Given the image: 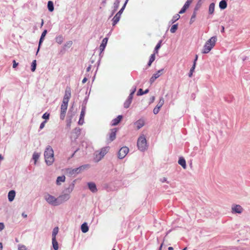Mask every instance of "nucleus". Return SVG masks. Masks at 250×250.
<instances>
[{
  "label": "nucleus",
  "mask_w": 250,
  "mask_h": 250,
  "mask_svg": "<svg viewBox=\"0 0 250 250\" xmlns=\"http://www.w3.org/2000/svg\"><path fill=\"white\" fill-rule=\"evenodd\" d=\"M44 198L48 204L53 206H58L61 204L62 201L68 200L69 195L65 194L60 196L58 198H56L54 196L46 193L44 195Z\"/></svg>",
  "instance_id": "nucleus-1"
},
{
  "label": "nucleus",
  "mask_w": 250,
  "mask_h": 250,
  "mask_svg": "<svg viewBox=\"0 0 250 250\" xmlns=\"http://www.w3.org/2000/svg\"><path fill=\"white\" fill-rule=\"evenodd\" d=\"M217 41V37L213 36L208 40L204 44L202 50L203 54L208 53L211 49L215 46Z\"/></svg>",
  "instance_id": "nucleus-2"
},
{
  "label": "nucleus",
  "mask_w": 250,
  "mask_h": 250,
  "mask_svg": "<svg viewBox=\"0 0 250 250\" xmlns=\"http://www.w3.org/2000/svg\"><path fill=\"white\" fill-rule=\"evenodd\" d=\"M45 161L47 165H51L54 161V151L50 146H48L44 152Z\"/></svg>",
  "instance_id": "nucleus-3"
},
{
  "label": "nucleus",
  "mask_w": 250,
  "mask_h": 250,
  "mask_svg": "<svg viewBox=\"0 0 250 250\" xmlns=\"http://www.w3.org/2000/svg\"><path fill=\"white\" fill-rule=\"evenodd\" d=\"M138 149L141 151H144L147 148V143L146 137L144 135L139 137L137 141Z\"/></svg>",
  "instance_id": "nucleus-4"
},
{
  "label": "nucleus",
  "mask_w": 250,
  "mask_h": 250,
  "mask_svg": "<svg viewBox=\"0 0 250 250\" xmlns=\"http://www.w3.org/2000/svg\"><path fill=\"white\" fill-rule=\"evenodd\" d=\"M68 102L62 101L61 108V114H60V118L62 120H63L65 113L67 109Z\"/></svg>",
  "instance_id": "nucleus-5"
},
{
  "label": "nucleus",
  "mask_w": 250,
  "mask_h": 250,
  "mask_svg": "<svg viewBox=\"0 0 250 250\" xmlns=\"http://www.w3.org/2000/svg\"><path fill=\"white\" fill-rule=\"evenodd\" d=\"M129 149L126 146L122 147L119 151L118 152V158L120 159H123L125 157V156L128 153Z\"/></svg>",
  "instance_id": "nucleus-6"
},
{
  "label": "nucleus",
  "mask_w": 250,
  "mask_h": 250,
  "mask_svg": "<svg viewBox=\"0 0 250 250\" xmlns=\"http://www.w3.org/2000/svg\"><path fill=\"white\" fill-rule=\"evenodd\" d=\"M109 149L108 146L103 147L101 149L99 153L96 155V158L98 161L101 160L107 153Z\"/></svg>",
  "instance_id": "nucleus-7"
},
{
  "label": "nucleus",
  "mask_w": 250,
  "mask_h": 250,
  "mask_svg": "<svg viewBox=\"0 0 250 250\" xmlns=\"http://www.w3.org/2000/svg\"><path fill=\"white\" fill-rule=\"evenodd\" d=\"M71 88L70 87H66L65 90V94L62 101L68 102L71 97Z\"/></svg>",
  "instance_id": "nucleus-8"
},
{
  "label": "nucleus",
  "mask_w": 250,
  "mask_h": 250,
  "mask_svg": "<svg viewBox=\"0 0 250 250\" xmlns=\"http://www.w3.org/2000/svg\"><path fill=\"white\" fill-rule=\"evenodd\" d=\"M88 167H89L88 165L82 166L78 168L70 170V171H69V173H70V174H71L72 175L75 174V173L78 174V173H80L82 170H83L84 169H85V168Z\"/></svg>",
  "instance_id": "nucleus-9"
},
{
  "label": "nucleus",
  "mask_w": 250,
  "mask_h": 250,
  "mask_svg": "<svg viewBox=\"0 0 250 250\" xmlns=\"http://www.w3.org/2000/svg\"><path fill=\"white\" fill-rule=\"evenodd\" d=\"M163 71L164 69H162L158 71L156 73L154 74L150 79V83H153L156 79L159 78L162 74Z\"/></svg>",
  "instance_id": "nucleus-10"
},
{
  "label": "nucleus",
  "mask_w": 250,
  "mask_h": 250,
  "mask_svg": "<svg viewBox=\"0 0 250 250\" xmlns=\"http://www.w3.org/2000/svg\"><path fill=\"white\" fill-rule=\"evenodd\" d=\"M117 131V128H113L111 129L109 137V142H112L115 139Z\"/></svg>",
  "instance_id": "nucleus-11"
},
{
  "label": "nucleus",
  "mask_w": 250,
  "mask_h": 250,
  "mask_svg": "<svg viewBox=\"0 0 250 250\" xmlns=\"http://www.w3.org/2000/svg\"><path fill=\"white\" fill-rule=\"evenodd\" d=\"M232 210L236 213H241L243 211V208L241 206L236 205L232 207Z\"/></svg>",
  "instance_id": "nucleus-12"
},
{
  "label": "nucleus",
  "mask_w": 250,
  "mask_h": 250,
  "mask_svg": "<svg viewBox=\"0 0 250 250\" xmlns=\"http://www.w3.org/2000/svg\"><path fill=\"white\" fill-rule=\"evenodd\" d=\"M107 41H108L107 38H105L103 40L102 43L101 44V45L100 46V49L101 52H102L104 50V49L106 45Z\"/></svg>",
  "instance_id": "nucleus-13"
},
{
  "label": "nucleus",
  "mask_w": 250,
  "mask_h": 250,
  "mask_svg": "<svg viewBox=\"0 0 250 250\" xmlns=\"http://www.w3.org/2000/svg\"><path fill=\"white\" fill-rule=\"evenodd\" d=\"M122 119L123 116L122 115H119L116 118L112 120V125L114 126L117 125L120 122Z\"/></svg>",
  "instance_id": "nucleus-14"
},
{
  "label": "nucleus",
  "mask_w": 250,
  "mask_h": 250,
  "mask_svg": "<svg viewBox=\"0 0 250 250\" xmlns=\"http://www.w3.org/2000/svg\"><path fill=\"white\" fill-rule=\"evenodd\" d=\"M89 189L93 192H95L97 191L96 186L94 183H89L88 184Z\"/></svg>",
  "instance_id": "nucleus-15"
},
{
  "label": "nucleus",
  "mask_w": 250,
  "mask_h": 250,
  "mask_svg": "<svg viewBox=\"0 0 250 250\" xmlns=\"http://www.w3.org/2000/svg\"><path fill=\"white\" fill-rule=\"evenodd\" d=\"M15 194H16V193L14 190H11L9 192L8 195V200L10 202H12L14 199V198L15 197Z\"/></svg>",
  "instance_id": "nucleus-16"
},
{
  "label": "nucleus",
  "mask_w": 250,
  "mask_h": 250,
  "mask_svg": "<svg viewBox=\"0 0 250 250\" xmlns=\"http://www.w3.org/2000/svg\"><path fill=\"white\" fill-rule=\"evenodd\" d=\"M228 0H222L219 2V7L221 9H225L227 7V1Z\"/></svg>",
  "instance_id": "nucleus-17"
},
{
  "label": "nucleus",
  "mask_w": 250,
  "mask_h": 250,
  "mask_svg": "<svg viewBox=\"0 0 250 250\" xmlns=\"http://www.w3.org/2000/svg\"><path fill=\"white\" fill-rule=\"evenodd\" d=\"M135 124L136 125L137 128L139 129L144 125L145 123L143 120H139Z\"/></svg>",
  "instance_id": "nucleus-18"
},
{
  "label": "nucleus",
  "mask_w": 250,
  "mask_h": 250,
  "mask_svg": "<svg viewBox=\"0 0 250 250\" xmlns=\"http://www.w3.org/2000/svg\"><path fill=\"white\" fill-rule=\"evenodd\" d=\"M178 164L180 165L183 167V168H186V162L185 159L183 157L180 158L178 161Z\"/></svg>",
  "instance_id": "nucleus-19"
},
{
  "label": "nucleus",
  "mask_w": 250,
  "mask_h": 250,
  "mask_svg": "<svg viewBox=\"0 0 250 250\" xmlns=\"http://www.w3.org/2000/svg\"><path fill=\"white\" fill-rule=\"evenodd\" d=\"M81 230L83 233H86L88 231V227L86 223H84L82 225Z\"/></svg>",
  "instance_id": "nucleus-20"
},
{
  "label": "nucleus",
  "mask_w": 250,
  "mask_h": 250,
  "mask_svg": "<svg viewBox=\"0 0 250 250\" xmlns=\"http://www.w3.org/2000/svg\"><path fill=\"white\" fill-rule=\"evenodd\" d=\"M215 9V4L211 3L210 4L208 8V13L209 14L212 15L213 14Z\"/></svg>",
  "instance_id": "nucleus-21"
},
{
  "label": "nucleus",
  "mask_w": 250,
  "mask_h": 250,
  "mask_svg": "<svg viewBox=\"0 0 250 250\" xmlns=\"http://www.w3.org/2000/svg\"><path fill=\"white\" fill-rule=\"evenodd\" d=\"M120 16L119 14H116L115 16L113 18V25H115L119 21L120 19Z\"/></svg>",
  "instance_id": "nucleus-22"
},
{
  "label": "nucleus",
  "mask_w": 250,
  "mask_h": 250,
  "mask_svg": "<svg viewBox=\"0 0 250 250\" xmlns=\"http://www.w3.org/2000/svg\"><path fill=\"white\" fill-rule=\"evenodd\" d=\"M55 41L58 44H61L63 41V38L62 35H59L56 37Z\"/></svg>",
  "instance_id": "nucleus-23"
},
{
  "label": "nucleus",
  "mask_w": 250,
  "mask_h": 250,
  "mask_svg": "<svg viewBox=\"0 0 250 250\" xmlns=\"http://www.w3.org/2000/svg\"><path fill=\"white\" fill-rule=\"evenodd\" d=\"M52 245L54 249L55 250H58L59 249L58 243L56 240V239H52Z\"/></svg>",
  "instance_id": "nucleus-24"
},
{
  "label": "nucleus",
  "mask_w": 250,
  "mask_h": 250,
  "mask_svg": "<svg viewBox=\"0 0 250 250\" xmlns=\"http://www.w3.org/2000/svg\"><path fill=\"white\" fill-rule=\"evenodd\" d=\"M65 179V177L64 176H59L57 179V181H56L57 184L60 185L61 182H64Z\"/></svg>",
  "instance_id": "nucleus-25"
},
{
  "label": "nucleus",
  "mask_w": 250,
  "mask_h": 250,
  "mask_svg": "<svg viewBox=\"0 0 250 250\" xmlns=\"http://www.w3.org/2000/svg\"><path fill=\"white\" fill-rule=\"evenodd\" d=\"M58 231H59L58 227H55V228H54L53 231H52V239L56 238V235L58 234Z\"/></svg>",
  "instance_id": "nucleus-26"
},
{
  "label": "nucleus",
  "mask_w": 250,
  "mask_h": 250,
  "mask_svg": "<svg viewBox=\"0 0 250 250\" xmlns=\"http://www.w3.org/2000/svg\"><path fill=\"white\" fill-rule=\"evenodd\" d=\"M47 7L49 11L52 12L54 10L53 3L52 1H49L48 2Z\"/></svg>",
  "instance_id": "nucleus-27"
},
{
  "label": "nucleus",
  "mask_w": 250,
  "mask_h": 250,
  "mask_svg": "<svg viewBox=\"0 0 250 250\" xmlns=\"http://www.w3.org/2000/svg\"><path fill=\"white\" fill-rule=\"evenodd\" d=\"M164 104V99L163 97L161 98L159 100V101L158 104L156 105V107L159 109Z\"/></svg>",
  "instance_id": "nucleus-28"
},
{
  "label": "nucleus",
  "mask_w": 250,
  "mask_h": 250,
  "mask_svg": "<svg viewBox=\"0 0 250 250\" xmlns=\"http://www.w3.org/2000/svg\"><path fill=\"white\" fill-rule=\"evenodd\" d=\"M155 53L152 54L151 56H150V59H149V61L148 62V66H151L152 63L154 61L155 59Z\"/></svg>",
  "instance_id": "nucleus-29"
},
{
  "label": "nucleus",
  "mask_w": 250,
  "mask_h": 250,
  "mask_svg": "<svg viewBox=\"0 0 250 250\" xmlns=\"http://www.w3.org/2000/svg\"><path fill=\"white\" fill-rule=\"evenodd\" d=\"M162 41L161 40L160 42L157 43L156 46H155V49H154V53L157 54L158 53V50L160 49V48L161 46Z\"/></svg>",
  "instance_id": "nucleus-30"
},
{
  "label": "nucleus",
  "mask_w": 250,
  "mask_h": 250,
  "mask_svg": "<svg viewBox=\"0 0 250 250\" xmlns=\"http://www.w3.org/2000/svg\"><path fill=\"white\" fill-rule=\"evenodd\" d=\"M40 157V155L39 154H38V153H34L33 155V159H34V163L35 164H36L38 159H39Z\"/></svg>",
  "instance_id": "nucleus-31"
},
{
  "label": "nucleus",
  "mask_w": 250,
  "mask_h": 250,
  "mask_svg": "<svg viewBox=\"0 0 250 250\" xmlns=\"http://www.w3.org/2000/svg\"><path fill=\"white\" fill-rule=\"evenodd\" d=\"M148 92V90L146 89L145 91L143 90L142 89L140 88L139 89V91H138L137 95H142L144 94H146Z\"/></svg>",
  "instance_id": "nucleus-32"
},
{
  "label": "nucleus",
  "mask_w": 250,
  "mask_h": 250,
  "mask_svg": "<svg viewBox=\"0 0 250 250\" xmlns=\"http://www.w3.org/2000/svg\"><path fill=\"white\" fill-rule=\"evenodd\" d=\"M178 25L177 24H174L171 27L170 31L171 33H174L176 32V30L177 29Z\"/></svg>",
  "instance_id": "nucleus-33"
},
{
  "label": "nucleus",
  "mask_w": 250,
  "mask_h": 250,
  "mask_svg": "<svg viewBox=\"0 0 250 250\" xmlns=\"http://www.w3.org/2000/svg\"><path fill=\"white\" fill-rule=\"evenodd\" d=\"M180 18V16L179 14H176L174 15L172 19V22L174 23L178 20H179Z\"/></svg>",
  "instance_id": "nucleus-34"
},
{
  "label": "nucleus",
  "mask_w": 250,
  "mask_h": 250,
  "mask_svg": "<svg viewBox=\"0 0 250 250\" xmlns=\"http://www.w3.org/2000/svg\"><path fill=\"white\" fill-rule=\"evenodd\" d=\"M193 0H188L186 3H185L184 6L185 7V8H186L187 9L188 8L190 4L191 3V2H192Z\"/></svg>",
  "instance_id": "nucleus-35"
},
{
  "label": "nucleus",
  "mask_w": 250,
  "mask_h": 250,
  "mask_svg": "<svg viewBox=\"0 0 250 250\" xmlns=\"http://www.w3.org/2000/svg\"><path fill=\"white\" fill-rule=\"evenodd\" d=\"M73 44V42L71 41L66 42L64 45V48H70Z\"/></svg>",
  "instance_id": "nucleus-36"
},
{
  "label": "nucleus",
  "mask_w": 250,
  "mask_h": 250,
  "mask_svg": "<svg viewBox=\"0 0 250 250\" xmlns=\"http://www.w3.org/2000/svg\"><path fill=\"white\" fill-rule=\"evenodd\" d=\"M36 68V61L34 60L32 63L31 65V71L32 72H34Z\"/></svg>",
  "instance_id": "nucleus-37"
},
{
  "label": "nucleus",
  "mask_w": 250,
  "mask_h": 250,
  "mask_svg": "<svg viewBox=\"0 0 250 250\" xmlns=\"http://www.w3.org/2000/svg\"><path fill=\"white\" fill-rule=\"evenodd\" d=\"M131 103V101L128 100H126L125 101V102L124 103V107L126 108L129 107V106H130V104Z\"/></svg>",
  "instance_id": "nucleus-38"
},
{
  "label": "nucleus",
  "mask_w": 250,
  "mask_h": 250,
  "mask_svg": "<svg viewBox=\"0 0 250 250\" xmlns=\"http://www.w3.org/2000/svg\"><path fill=\"white\" fill-rule=\"evenodd\" d=\"M120 4V1L119 0H116V1L114 3V10L116 11L118 8Z\"/></svg>",
  "instance_id": "nucleus-39"
},
{
  "label": "nucleus",
  "mask_w": 250,
  "mask_h": 250,
  "mask_svg": "<svg viewBox=\"0 0 250 250\" xmlns=\"http://www.w3.org/2000/svg\"><path fill=\"white\" fill-rule=\"evenodd\" d=\"M85 108L83 107L82 108V109L80 118H81V119H84V116H85Z\"/></svg>",
  "instance_id": "nucleus-40"
},
{
  "label": "nucleus",
  "mask_w": 250,
  "mask_h": 250,
  "mask_svg": "<svg viewBox=\"0 0 250 250\" xmlns=\"http://www.w3.org/2000/svg\"><path fill=\"white\" fill-rule=\"evenodd\" d=\"M195 63H194L192 67L190 69V72L188 75L189 77H191L192 76V73L195 69Z\"/></svg>",
  "instance_id": "nucleus-41"
},
{
  "label": "nucleus",
  "mask_w": 250,
  "mask_h": 250,
  "mask_svg": "<svg viewBox=\"0 0 250 250\" xmlns=\"http://www.w3.org/2000/svg\"><path fill=\"white\" fill-rule=\"evenodd\" d=\"M127 0H126V1L125 3V4L123 5V6L122 7V8L120 9V10L117 14H119L120 15H121V14L122 13L123 10H124L125 7V5H126V4L127 3Z\"/></svg>",
  "instance_id": "nucleus-42"
},
{
  "label": "nucleus",
  "mask_w": 250,
  "mask_h": 250,
  "mask_svg": "<svg viewBox=\"0 0 250 250\" xmlns=\"http://www.w3.org/2000/svg\"><path fill=\"white\" fill-rule=\"evenodd\" d=\"M49 116H50L49 114L46 112L44 114H43V115L42 116V118L44 119L48 120V119H49Z\"/></svg>",
  "instance_id": "nucleus-43"
},
{
  "label": "nucleus",
  "mask_w": 250,
  "mask_h": 250,
  "mask_svg": "<svg viewBox=\"0 0 250 250\" xmlns=\"http://www.w3.org/2000/svg\"><path fill=\"white\" fill-rule=\"evenodd\" d=\"M135 91V89H134V90L131 92L130 95H129L128 98H127V100L130 101L132 102V98H133V95L134 93V92Z\"/></svg>",
  "instance_id": "nucleus-44"
},
{
  "label": "nucleus",
  "mask_w": 250,
  "mask_h": 250,
  "mask_svg": "<svg viewBox=\"0 0 250 250\" xmlns=\"http://www.w3.org/2000/svg\"><path fill=\"white\" fill-rule=\"evenodd\" d=\"M18 250H27L26 247L24 245H19Z\"/></svg>",
  "instance_id": "nucleus-45"
},
{
  "label": "nucleus",
  "mask_w": 250,
  "mask_h": 250,
  "mask_svg": "<svg viewBox=\"0 0 250 250\" xmlns=\"http://www.w3.org/2000/svg\"><path fill=\"white\" fill-rule=\"evenodd\" d=\"M46 123V121H44L42 123H41V124L40 125V128L41 129H42L44 127Z\"/></svg>",
  "instance_id": "nucleus-46"
},
{
  "label": "nucleus",
  "mask_w": 250,
  "mask_h": 250,
  "mask_svg": "<svg viewBox=\"0 0 250 250\" xmlns=\"http://www.w3.org/2000/svg\"><path fill=\"white\" fill-rule=\"evenodd\" d=\"M160 109L157 108L156 106L153 109V113L155 114H157L159 112Z\"/></svg>",
  "instance_id": "nucleus-47"
},
{
  "label": "nucleus",
  "mask_w": 250,
  "mask_h": 250,
  "mask_svg": "<svg viewBox=\"0 0 250 250\" xmlns=\"http://www.w3.org/2000/svg\"><path fill=\"white\" fill-rule=\"evenodd\" d=\"M195 17H196V13L194 12V13L193 14V15L191 18V19H190V23L194 21Z\"/></svg>",
  "instance_id": "nucleus-48"
},
{
  "label": "nucleus",
  "mask_w": 250,
  "mask_h": 250,
  "mask_svg": "<svg viewBox=\"0 0 250 250\" xmlns=\"http://www.w3.org/2000/svg\"><path fill=\"white\" fill-rule=\"evenodd\" d=\"M186 10H187V9L186 8H185L184 6H183V8L181 9V10L179 11V14L184 13L186 12Z\"/></svg>",
  "instance_id": "nucleus-49"
},
{
  "label": "nucleus",
  "mask_w": 250,
  "mask_h": 250,
  "mask_svg": "<svg viewBox=\"0 0 250 250\" xmlns=\"http://www.w3.org/2000/svg\"><path fill=\"white\" fill-rule=\"evenodd\" d=\"M4 228V225L3 223H0V231L3 230Z\"/></svg>",
  "instance_id": "nucleus-50"
},
{
  "label": "nucleus",
  "mask_w": 250,
  "mask_h": 250,
  "mask_svg": "<svg viewBox=\"0 0 250 250\" xmlns=\"http://www.w3.org/2000/svg\"><path fill=\"white\" fill-rule=\"evenodd\" d=\"M13 68H16L17 66V65H18V63L16 62L15 60H14L13 61Z\"/></svg>",
  "instance_id": "nucleus-51"
},
{
  "label": "nucleus",
  "mask_w": 250,
  "mask_h": 250,
  "mask_svg": "<svg viewBox=\"0 0 250 250\" xmlns=\"http://www.w3.org/2000/svg\"><path fill=\"white\" fill-rule=\"evenodd\" d=\"M84 119H81L80 118V119H79V125H83V122H84Z\"/></svg>",
  "instance_id": "nucleus-52"
},
{
  "label": "nucleus",
  "mask_w": 250,
  "mask_h": 250,
  "mask_svg": "<svg viewBox=\"0 0 250 250\" xmlns=\"http://www.w3.org/2000/svg\"><path fill=\"white\" fill-rule=\"evenodd\" d=\"M43 38H42V37H41V38H40V42H39V48H38V50H39V48H40V45L43 40Z\"/></svg>",
  "instance_id": "nucleus-53"
},
{
  "label": "nucleus",
  "mask_w": 250,
  "mask_h": 250,
  "mask_svg": "<svg viewBox=\"0 0 250 250\" xmlns=\"http://www.w3.org/2000/svg\"><path fill=\"white\" fill-rule=\"evenodd\" d=\"M46 33H47V30H45L44 31H43V32L42 34L41 37H42V38H44L45 37V36L46 35Z\"/></svg>",
  "instance_id": "nucleus-54"
},
{
  "label": "nucleus",
  "mask_w": 250,
  "mask_h": 250,
  "mask_svg": "<svg viewBox=\"0 0 250 250\" xmlns=\"http://www.w3.org/2000/svg\"><path fill=\"white\" fill-rule=\"evenodd\" d=\"M87 78H83V81H82V83H85L87 81Z\"/></svg>",
  "instance_id": "nucleus-55"
},
{
  "label": "nucleus",
  "mask_w": 250,
  "mask_h": 250,
  "mask_svg": "<svg viewBox=\"0 0 250 250\" xmlns=\"http://www.w3.org/2000/svg\"><path fill=\"white\" fill-rule=\"evenodd\" d=\"M197 59H198V55H196L195 58V60H194V63H196V62L197 60Z\"/></svg>",
  "instance_id": "nucleus-56"
},
{
  "label": "nucleus",
  "mask_w": 250,
  "mask_h": 250,
  "mask_svg": "<svg viewBox=\"0 0 250 250\" xmlns=\"http://www.w3.org/2000/svg\"><path fill=\"white\" fill-rule=\"evenodd\" d=\"M90 69H91V65L89 66L87 68V69H86V71H87V72H88V71H89L90 70Z\"/></svg>",
  "instance_id": "nucleus-57"
},
{
  "label": "nucleus",
  "mask_w": 250,
  "mask_h": 250,
  "mask_svg": "<svg viewBox=\"0 0 250 250\" xmlns=\"http://www.w3.org/2000/svg\"><path fill=\"white\" fill-rule=\"evenodd\" d=\"M22 216L24 217V218H26L27 217V215L26 214H25L24 213H22Z\"/></svg>",
  "instance_id": "nucleus-58"
},
{
  "label": "nucleus",
  "mask_w": 250,
  "mask_h": 250,
  "mask_svg": "<svg viewBox=\"0 0 250 250\" xmlns=\"http://www.w3.org/2000/svg\"><path fill=\"white\" fill-rule=\"evenodd\" d=\"M2 243H0V250H2Z\"/></svg>",
  "instance_id": "nucleus-59"
},
{
  "label": "nucleus",
  "mask_w": 250,
  "mask_h": 250,
  "mask_svg": "<svg viewBox=\"0 0 250 250\" xmlns=\"http://www.w3.org/2000/svg\"><path fill=\"white\" fill-rule=\"evenodd\" d=\"M168 250H173V248L172 247H169L168 248Z\"/></svg>",
  "instance_id": "nucleus-60"
},
{
  "label": "nucleus",
  "mask_w": 250,
  "mask_h": 250,
  "mask_svg": "<svg viewBox=\"0 0 250 250\" xmlns=\"http://www.w3.org/2000/svg\"><path fill=\"white\" fill-rule=\"evenodd\" d=\"M3 159V157L2 156H1V155L0 154V160H2Z\"/></svg>",
  "instance_id": "nucleus-61"
},
{
  "label": "nucleus",
  "mask_w": 250,
  "mask_h": 250,
  "mask_svg": "<svg viewBox=\"0 0 250 250\" xmlns=\"http://www.w3.org/2000/svg\"><path fill=\"white\" fill-rule=\"evenodd\" d=\"M163 243H162V244L161 245V246H160V250H161L162 248V246H163Z\"/></svg>",
  "instance_id": "nucleus-62"
},
{
  "label": "nucleus",
  "mask_w": 250,
  "mask_h": 250,
  "mask_svg": "<svg viewBox=\"0 0 250 250\" xmlns=\"http://www.w3.org/2000/svg\"><path fill=\"white\" fill-rule=\"evenodd\" d=\"M155 99V97H152V101H153Z\"/></svg>",
  "instance_id": "nucleus-63"
},
{
  "label": "nucleus",
  "mask_w": 250,
  "mask_h": 250,
  "mask_svg": "<svg viewBox=\"0 0 250 250\" xmlns=\"http://www.w3.org/2000/svg\"><path fill=\"white\" fill-rule=\"evenodd\" d=\"M224 27H223L222 32H224Z\"/></svg>",
  "instance_id": "nucleus-64"
}]
</instances>
